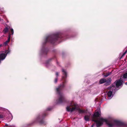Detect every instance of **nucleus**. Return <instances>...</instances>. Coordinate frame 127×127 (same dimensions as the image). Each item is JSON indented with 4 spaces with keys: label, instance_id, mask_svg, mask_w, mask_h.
Wrapping results in <instances>:
<instances>
[{
    "label": "nucleus",
    "instance_id": "obj_15",
    "mask_svg": "<svg viewBox=\"0 0 127 127\" xmlns=\"http://www.w3.org/2000/svg\"><path fill=\"white\" fill-rule=\"evenodd\" d=\"M11 37V34L10 33H9V35L8 36V39L7 40L10 41V39Z\"/></svg>",
    "mask_w": 127,
    "mask_h": 127
},
{
    "label": "nucleus",
    "instance_id": "obj_22",
    "mask_svg": "<svg viewBox=\"0 0 127 127\" xmlns=\"http://www.w3.org/2000/svg\"><path fill=\"white\" fill-rule=\"evenodd\" d=\"M111 74V73H108V74L106 76H108L110 75Z\"/></svg>",
    "mask_w": 127,
    "mask_h": 127
},
{
    "label": "nucleus",
    "instance_id": "obj_4",
    "mask_svg": "<svg viewBox=\"0 0 127 127\" xmlns=\"http://www.w3.org/2000/svg\"><path fill=\"white\" fill-rule=\"evenodd\" d=\"M65 86V85L63 82L62 84L60 85L58 88H56L57 93L58 95L59 98L57 100V102L59 103H62L64 100V97L63 94L62 92L63 88Z\"/></svg>",
    "mask_w": 127,
    "mask_h": 127
},
{
    "label": "nucleus",
    "instance_id": "obj_28",
    "mask_svg": "<svg viewBox=\"0 0 127 127\" xmlns=\"http://www.w3.org/2000/svg\"><path fill=\"white\" fill-rule=\"evenodd\" d=\"M125 84H126V85H127V82L126 83H125Z\"/></svg>",
    "mask_w": 127,
    "mask_h": 127
},
{
    "label": "nucleus",
    "instance_id": "obj_19",
    "mask_svg": "<svg viewBox=\"0 0 127 127\" xmlns=\"http://www.w3.org/2000/svg\"><path fill=\"white\" fill-rule=\"evenodd\" d=\"M57 78H56L55 80V83H56L57 82Z\"/></svg>",
    "mask_w": 127,
    "mask_h": 127
},
{
    "label": "nucleus",
    "instance_id": "obj_24",
    "mask_svg": "<svg viewBox=\"0 0 127 127\" xmlns=\"http://www.w3.org/2000/svg\"><path fill=\"white\" fill-rule=\"evenodd\" d=\"M8 126V125L7 124H5V127L6 126Z\"/></svg>",
    "mask_w": 127,
    "mask_h": 127
},
{
    "label": "nucleus",
    "instance_id": "obj_8",
    "mask_svg": "<svg viewBox=\"0 0 127 127\" xmlns=\"http://www.w3.org/2000/svg\"><path fill=\"white\" fill-rule=\"evenodd\" d=\"M111 78H109L107 79H106L105 83V85H108L110 84L111 82Z\"/></svg>",
    "mask_w": 127,
    "mask_h": 127
},
{
    "label": "nucleus",
    "instance_id": "obj_7",
    "mask_svg": "<svg viewBox=\"0 0 127 127\" xmlns=\"http://www.w3.org/2000/svg\"><path fill=\"white\" fill-rule=\"evenodd\" d=\"M62 71L63 73V74L64 75V76L62 78L63 79H64V80L65 81V78L67 76V72L66 70L63 69H62Z\"/></svg>",
    "mask_w": 127,
    "mask_h": 127
},
{
    "label": "nucleus",
    "instance_id": "obj_25",
    "mask_svg": "<svg viewBox=\"0 0 127 127\" xmlns=\"http://www.w3.org/2000/svg\"><path fill=\"white\" fill-rule=\"evenodd\" d=\"M2 46V44H0V47H1Z\"/></svg>",
    "mask_w": 127,
    "mask_h": 127
},
{
    "label": "nucleus",
    "instance_id": "obj_27",
    "mask_svg": "<svg viewBox=\"0 0 127 127\" xmlns=\"http://www.w3.org/2000/svg\"><path fill=\"white\" fill-rule=\"evenodd\" d=\"M44 50H42V52H44Z\"/></svg>",
    "mask_w": 127,
    "mask_h": 127
},
{
    "label": "nucleus",
    "instance_id": "obj_9",
    "mask_svg": "<svg viewBox=\"0 0 127 127\" xmlns=\"http://www.w3.org/2000/svg\"><path fill=\"white\" fill-rule=\"evenodd\" d=\"M10 112L8 111V114L9 116V117H8V121H10L13 118L11 114L10 113Z\"/></svg>",
    "mask_w": 127,
    "mask_h": 127
},
{
    "label": "nucleus",
    "instance_id": "obj_14",
    "mask_svg": "<svg viewBox=\"0 0 127 127\" xmlns=\"http://www.w3.org/2000/svg\"><path fill=\"white\" fill-rule=\"evenodd\" d=\"M9 41L7 40L4 43V44L5 45H7V43L9 42Z\"/></svg>",
    "mask_w": 127,
    "mask_h": 127
},
{
    "label": "nucleus",
    "instance_id": "obj_23",
    "mask_svg": "<svg viewBox=\"0 0 127 127\" xmlns=\"http://www.w3.org/2000/svg\"><path fill=\"white\" fill-rule=\"evenodd\" d=\"M8 127H14L13 126H8Z\"/></svg>",
    "mask_w": 127,
    "mask_h": 127
},
{
    "label": "nucleus",
    "instance_id": "obj_17",
    "mask_svg": "<svg viewBox=\"0 0 127 127\" xmlns=\"http://www.w3.org/2000/svg\"><path fill=\"white\" fill-rule=\"evenodd\" d=\"M10 30H11V32L12 33V34L13 35V33H14L13 30L12 28H11Z\"/></svg>",
    "mask_w": 127,
    "mask_h": 127
},
{
    "label": "nucleus",
    "instance_id": "obj_13",
    "mask_svg": "<svg viewBox=\"0 0 127 127\" xmlns=\"http://www.w3.org/2000/svg\"><path fill=\"white\" fill-rule=\"evenodd\" d=\"M123 77L124 78H127V72L124 74Z\"/></svg>",
    "mask_w": 127,
    "mask_h": 127
},
{
    "label": "nucleus",
    "instance_id": "obj_26",
    "mask_svg": "<svg viewBox=\"0 0 127 127\" xmlns=\"http://www.w3.org/2000/svg\"><path fill=\"white\" fill-rule=\"evenodd\" d=\"M94 125H92V126H91V127H94Z\"/></svg>",
    "mask_w": 127,
    "mask_h": 127
},
{
    "label": "nucleus",
    "instance_id": "obj_10",
    "mask_svg": "<svg viewBox=\"0 0 127 127\" xmlns=\"http://www.w3.org/2000/svg\"><path fill=\"white\" fill-rule=\"evenodd\" d=\"M106 79L103 78L101 79L99 81V84H102L104 83H105Z\"/></svg>",
    "mask_w": 127,
    "mask_h": 127
},
{
    "label": "nucleus",
    "instance_id": "obj_1",
    "mask_svg": "<svg viewBox=\"0 0 127 127\" xmlns=\"http://www.w3.org/2000/svg\"><path fill=\"white\" fill-rule=\"evenodd\" d=\"M100 114V109H98V111L96 112L93 115V120L95 122L97 127H99L105 122L110 127L116 126L119 127L124 125V123L119 121L116 120H108L102 117H99Z\"/></svg>",
    "mask_w": 127,
    "mask_h": 127
},
{
    "label": "nucleus",
    "instance_id": "obj_20",
    "mask_svg": "<svg viewBox=\"0 0 127 127\" xmlns=\"http://www.w3.org/2000/svg\"><path fill=\"white\" fill-rule=\"evenodd\" d=\"M51 109V108H47V110H50Z\"/></svg>",
    "mask_w": 127,
    "mask_h": 127
},
{
    "label": "nucleus",
    "instance_id": "obj_2",
    "mask_svg": "<svg viewBox=\"0 0 127 127\" xmlns=\"http://www.w3.org/2000/svg\"><path fill=\"white\" fill-rule=\"evenodd\" d=\"M123 82L121 79L117 80L108 88L109 91L107 93V95L109 99H111L112 97L116 90L118 89H117V88H119L122 87Z\"/></svg>",
    "mask_w": 127,
    "mask_h": 127
},
{
    "label": "nucleus",
    "instance_id": "obj_3",
    "mask_svg": "<svg viewBox=\"0 0 127 127\" xmlns=\"http://www.w3.org/2000/svg\"><path fill=\"white\" fill-rule=\"evenodd\" d=\"M66 109L67 111L69 112H72L75 110H77L79 113H86L87 111V110L80 109L78 107V105L76 103L73 101H72L70 102V105L67 106Z\"/></svg>",
    "mask_w": 127,
    "mask_h": 127
},
{
    "label": "nucleus",
    "instance_id": "obj_21",
    "mask_svg": "<svg viewBox=\"0 0 127 127\" xmlns=\"http://www.w3.org/2000/svg\"><path fill=\"white\" fill-rule=\"evenodd\" d=\"M56 75L57 77L58 75V73L57 72L56 73Z\"/></svg>",
    "mask_w": 127,
    "mask_h": 127
},
{
    "label": "nucleus",
    "instance_id": "obj_29",
    "mask_svg": "<svg viewBox=\"0 0 127 127\" xmlns=\"http://www.w3.org/2000/svg\"><path fill=\"white\" fill-rule=\"evenodd\" d=\"M0 21H1V19L0 18Z\"/></svg>",
    "mask_w": 127,
    "mask_h": 127
},
{
    "label": "nucleus",
    "instance_id": "obj_11",
    "mask_svg": "<svg viewBox=\"0 0 127 127\" xmlns=\"http://www.w3.org/2000/svg\"><path fill=\"white\" fill-rule=\"evenodd\" d=\"M8 28L7 27H6L3 30V32L4 33H6L7 32H8Z\"/></svg>",
    "mask_w": 127,
    "mask_h": 127
},
{
    "label": "nucleus",
    "instance_id": "obj_5",
    "mask_svg": "<svg viewBox=\"0 0 127 127\" xmlns=\"http://www.w3.org/2000/svg\"><path fill=\"white\" fill-rule=\"evenodd\" d=\"M61 35L60 33H57L53 35H50L47 36L45 41V43L49 42L53 43L54 41L57 40L59 38H61Z\"/></svg>",
    "mask_w": 127,
    "mask_h": 127
},
{
    "label": "nucleus",
    "instance_id": "obj_12",
    "mask_svg": "<svg viewBox=\"0 0 127 127\" xmlns=\"http://www.w3.org/2000/svg\"><path fill=\"white\" fill-rule=\"evenodd\" d=\"M85 120L86 121H88L89 119V116L86 115L84 117Z\"/></svg>",
    "mask_w": 127,
    "mask_h": 127
},
{
    "label": "nucleus",
    "instance_id": "obj_6",
    "mask_svg": "<svg viewBox=\"0 0 127 127\" xmlns=\"http://www.w3.org/2000/svg\"><path fill=\"white\" fill-rule=\"evenodd\" d=\"M43 118L42 116H38L35 119L36 122H39L41 124H44L45 122L42 120Z\"/></svg>",
    "mask_w": 127,
    "mask_h": 127
},
{
    "label": "nucleus",
    "instance_id": "obj_16",
    "mask_svg": "<svg viewBox=\"0 0 127 127\" xmlns=\"http://www.w3.org/2000/svg\"><path fill=\"white\" fill-rule=\"evenodd\" d=\"M6 117L5 116H3L2 115H0V118H5Z\"/></svg>",
    "mask_w": 127,
    "mask_h": 127
},
{
    "label": "nucleus",
    "instance_id": "obj_18",
    "mask_svg": "<svg viewBox=\"0 0 127 127\" xmlns=\"http://www.w3.org/2000/svg\"><path fill=\"white\" fill-rule=\"evenodd\" d=\"M127 50L123 54L122 57H123L127 53Z\"/></svg>",
    "mask_w": 127,
    "mask_h": 127
}]
</instances>
